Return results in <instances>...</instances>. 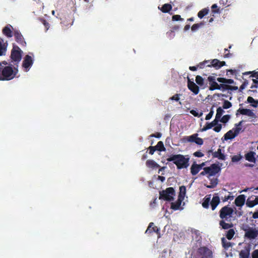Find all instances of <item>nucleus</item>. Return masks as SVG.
Instances as JSON below:
<instances>
[{"label":"nucleus","mask_w":258,"mask_h":258,"mask_svg":"<svg viewBox=\"0 0 258 258\" xmlns=\"http://www.w3.org/2000/svg\"><path fill=\"white\" fill-rule=\"evenodd\" d=\"M234 210L228 205L222 207L219 211V217L221 220L219 221V225L222 229L227 230L232 228L233 224L232 223H226V221H230Z\"/></svg>","instance_id":"nucleus-1"},{"label":"nucleus","mask_w":258,"mask_h":258,"mask_svg":"<svg viewBox=\"0 0 258 258\" xmlns=\"http://www.w3.org/2000/svg\"><path fill=\"white\" fill-rule=\"evenodd\" d=\"M18 73V70L12 65L4 66L0 63V81H10L13 79Z\"/></svg>","instance_id":"nucleus-2"},{"label":"nucleus","mask_w":258,"mask_h":258,"mask_svg":"<svg viewBox=\"0 0 258 258\" xmlns=\"http://www.w3.org/2000/svg\"><path fill=\"white\" fill-rule=\"evenodd\" d=\"M189 160L181 154H172L167 159L168 162L172 161L178 169L186 168L189 166Z\"/></svg>","instance_id":"nucleus-3"},{"label":"nucleus","mask_w":258,"mask_h":258,"mask_svg":"<svg viewBox=\"0 0 258 258\" xmlns=\"http://www.w3.org/2000/svg\"><path fill=\"white\" fill-rule=\"evenodd\" d=\"M175 195L174 189L172 187H167L165 190L159 192V199L166 201L171 202L174 200V196Z\"/></svg>","instance_id":"nucleus-4"},{"label":"nucleus","mask_w":258,"mask_h":258,"mask_svg":"<svg viewBox=\"0 0 258 258\" xmlns=\"http://www.w3.org/2000/svg\"><path fill=\"white\" fill-rule=\"evenodd\" d=\"M212 251L206 246H201L197 251L196 258H212Z\"/></svg>","instance_id":"nucleus-5"},{"label":"nucleus","mask_w":258,"mask_h":258,"mask_svg":"<svg viewBox=\"0 0 258 258\" xmlns=\"http://www.w3.org/2000/svg\"><path fill=\"white\" fill-rule=\"evenodd\" d=\"M23 51L19 46L13 45V48L11 51V58L13 61L19 62L22 58V54Z\"/></svg>","instance_id":"nucleus-6"},{"label":"nucleus","mask_w":258,"mask_h":258,"mask_svg":"<svg viewBox=\"0 0 258 258\" xmlns=\"http://www.w3.org/2000/svg\"><path fill=\"white\" fill-rule=\"evenodd\" d=\"M208 171V177L216 175L221 171L220 167L216 164H212L209 167H206Z\"/></svg>","instance_id":"nucleus-7"},{"label":"nucleus","mask_w":258,"mask_h":258,"mask_svg":"<svg viewBox=\"0 0 258 258\" xmlns=\"http://www.w3.org/2000/svg\"><path fill=\"white\" fill-rule=\"evenodd\" d=\"M244 237L250 239H255L258 235V231L255 229L249 228L247 229H245Z\"/></svg>","instance_id":"nucleus-8"},{"label":"nucleus","mask_w":258,"mask_h":258,"mask_svg":"<svg viewBox=\"0 0 258 258\" xmlns=\"http://www.w3.org/2000/svg\"><path fill=\"white\" fill-rule=\"evenodd\" d=\"M240 132V129L233 128L227 132L224 136L225 140H231L237 136Z\"/></svg>","instance_id":"nucleus-9"},{"label":"nucleus","mask_w":258,"mask_h":258,"mask_svg":"<svg viewBox=\"0 0 258 258\" xmlns=\"http://www.w3.org/2000/svg\"><path fill=\"white\" fill-rule=\"evenodd\" d=\"M13 35L15 37L16 41L18 43L22 46H26V42H25L23 35L19 31L17 30H14Z\"/></svg>","instance_id":"nucleus-10"},{"label":"nucleus","mask_w":258,"mask_h":258,"mask_svg":"<svg viewBox=\"0 0 258 258\" xmlns=\"http://www.w3.org/2000/svg\"><path fill=\"white\" fill-rule=\"evenodd\" d=\"M33 63V60L32 57L29 55H26L22 64V67L25 69V71L27 72Z\"/></svg>","instance_id":"nucleus-11"},{"label":"nucleus","mask_w":258,"mask_h":258,"mask_svg":"<svg viewBox=\"0 0 258 258\" xmlns=\"http://www.w3.org/2000/svg\"><path fill=\"white\" fill-rule=\"evenodd\" d=\"M207 80L209 82V90L211 91H213L215 90H217L219 88V85L216 82V79L214 76H210L208 77Z\"/></svg>","instance_id":"nucleus-12"},{"label":"nucleus","mask_w":258,"mask_h":258,"mask_svg":"<svg viewBox=\"0 0 258 258\" xmlns=\"http://www.w3.org/2000/svg\"><path fill=\"white\" fill-rule=\"evenodd\" d=\"M238 112H239L241 114L247 115L248 116L253 117L255 118L256 117L255 114L253 113L252 110L249 109H245V108H239L237 110V112L236 113V115L237 116L238 115Z\"/></svg>","instance_id":"nucleus-13"},{"label":"nucleus","mask_w":258,"mask_h":258,"mask_svg":"<svg viewBox=\"0 0 258 258\" xmlns=\"http://www.w3.org/2000/svg\"><path fill=\"white\" fill-rule=\"evenodd\" d=\"M225 65L226 62L224 61H220L218 59H214L211 61L210 64H207V67H212L218 70Z\"/></svg>","instance_id":"nucleus-14"},{"label":"nucleus","mask_w":258,"mask_h":258,"mask_svg":"<svg viewBox=\"0 0 258 258\" xmlns=\"http://www.w3.org/2000/svg\"><path fill=\"white\" fill-rule=\"evenodd\" d=\"M187 87L188 89L192 92L195 95L199 92V87L193 81H190L189 79L187 80Z\"/></svg>","instance_id":"nucleus-15"},{"label":"nucleus","mask_w":258,"mask_h":258,"mask_svg":"<svg viewBox=\"0 0 258 258\" xmlns=\"http://www.w3.org/2000/svg\"><path fill=\"white\" fill-rule=\"evenodd\" d=\"M153 232H155L157 234H160V229L158 228L157 226L154 225V223L153 222H151L149 223V226L146 230L145 233L146 234H151Z\"/></svg>","instance_id":"nucleus-16"},{"label":"nucleus","mask_w":258,"mask_h":258,"mask_svg":"<svg viewBox=\"0 0 258 258\" xmlns=\"http://www.w3.org/2000/svg\"><path fill=\"white\" fill-rule=\"evenodd\" d=\"M219 120L217 118H215L212 122H207L205 126L201 130L202 132L206 131L209 129L212 128L213 127L216 126L218 124Z\"/></svg>","instance_id":"nucleus-17"},{"label":"nucleus","mask_w":258,"mask_h":258,"mask_svg":"<svg viewBox=\"0 0 258 258\" xmlns=\"http://www.w3.org/2000/svg\"><path fill=\"white\" fill-rule=\"evenodd\" d=\"M11 29H13V27L10 25L8 24L7 26H6L2 30L3 33L4 35H5L7 37L10 38L13 36V32L11 30Z\"/></svg>","instance_id":"nucleus-18"},{"label":"nucleus","mask_w":258,"mask_h":258,"mask_svg":"<svg viewBox=\"0 0 258 258\" xmlns=\"http://www.w3.org/2000/svg\"><path fill=\"white\" fill-rule=\"evenodd\" d=\"M213 157L216 158L221 160H225L226 156L222 153V150L219 148L218 150L212 153Z\"/></svg>","instance_id":"nucleus-19"},{"label":"nucleus","mask_w":258,"mask_h":258,"mask_svg":"<svg viewBox=\"0 0 258 258\" xmlns=\"http://www.w3.org/2000/svg\"><path fill=\"white\" fill-rule=\"evenodd\" d=\"M146 165L148 168L152 169H157L160 168V165L157 164L154 160L149 159L147 160L146 162Z\"/></svg>","instance_id":"nucleus-20"},{"label":"nucleus","mask_w":258,"mask_h":258,"mask_svg":"<svg viewBox=\"0 0 258 258\" xmlns=\"http://www.w3.org/2000/svg\"><path fill=\"white\" fill-rule=\"evenodd\" d=\"M245 201V197L244 195H240L236 198L235 200V204L238 207L242 206Z\"/></svg>","instance_id":"nucleus-21"},{"label":"nucleus","mask_w":258,"mask_h":258,"mask_svg":"<svg viewBox=\"0 0 258 258\" xmlns=\"http://www.w3.org/2000/svg\"><path fill=\"white\" fill-rule=\"evenodd\" d=\"M220 198L218 196H214L211 201L210 202V205L212 210H215L217 206L220 203Z\"/></svg>","instance_id":"nucleus-22"},{"label":"nucleus","mask_w":258,"mask_h":258,"mask_svg":"<svg viewBox=\"0 0 258 258\" xmlns=\"http://www.w3.org/2000/svg\"><path fill=\"white\" fill-rule=\"evenodd\" d=\"M255 153L254 152L250 151L245 155V158L249 162L255 163L256 158H255Z\"/></svg>","instance_id":"nucleus-23"},{"label":"nucleus","mask_w":258,"mask_h":258,"mask_svg":"<svg viewBox=\"0 0 258 258\" xmlns=\"http://www.w3.org/2000/svg\"><path fill=\"white\" fill-rule=\"evenodd\" d=\"M182 200V198H178V199L176 202H172L171 203V208L174 210H178L180 207Z\"/></svg>","instance_id":"nucleus-24"},{"label":"nucleus","mask_w":258,"mask_h":258,"mask_svg":"<svg viewBox=\"0 0 258 258\" xmlns=\"http://www.w3.org/2000/svg\"><path fill=\"white\" fill-rule=\"evenodd\" d=\"M196 82L203 89H205L207 86V84H205L204 79L201 76L196 77Z\"/></svg>","instance_id":"nucleus-25"},{"label":"nucleus","mask_w":258,"mask_h":258,"mask_svg":"<svg viewBox=\"0 0 258 258\" xmlns=\"http://www.w3.org/2000/svg\"><path fill=\"white\" fill-rule=\"evenodd\" d=\"M197 164L194 163L190 167V172L192 175H196L201 170Z\"/></svg>","instance_id":"nucleus-26"},{"label":"nucleus","mask_w":258,"mask_h":258,"mask_svg":"<svg viewBox=\"0 0 258 258\" xmlns=\"http://www.w3.org/2000/svg\"><path fill=\"white\" fill-rule=\"evenodd\" d=\"M250 248L247 247L245 250H242L239 253L240 258H248L249 256Z\"/></svg>","instance_id":"nucleus-27"},{"label":"nucleus","mask_w":258,"mask_h":258,"mask_svg":"<svg viewBox=\"0 0 258 258\" xmlns=\"http://www.w3.org/2000/svg\"><path fill=\"white\" fill-rule=\"evenodd\" d=\"M172 6L169 4H165L162 6V7L159 9L164 13H168L172 9Z\"/></svg>","instance_id":"nucleus-28"},{"label":"nucleus","mask_w":258,"mask_h":258,"mask_svg":"<svg viewBox=\"0 0 258 258\" xmlns=\"http://www.w3.org/2000/svg\"><path fill=\"white\" fill-rule=\"evenodd\" d=\"M217 81L220 83L225 84H232L234 83L233 80L231 79H226L224 78H217Z\"/></svg>","instance_id":"nucleus-29"},{"label":"nucleus","mask_w":258,"mask_h":258,"mask_svg":"<svg viewBox=\"0 0 258 258\" xmlns=\"http://www.w3.org/2000/svg\"><path fill=\"white\" fill-rule=\"evenodd\" d=\"M228 231H227L226 237L228 240H231L233 237L235 232L233 229L232 228H229Z\"/></svg>","instance_id":"nucleus-30"},{"label":"nucleus","mask_w":258,"mask_h":258,"mask_svg":"<svg viewBox=\"0 0 258 258\" xmlns=\"http://www.w3.org/2000/svg\"><path fill=\"white\" fill-rule=\"evenodd\" d=\"M185 194H186L185 186H183V185L179 187V194L178 198H182V199L183 200V199L185 197Z\"/></svg>","instance_id":"nucleus-31"},{"label":"nucleus","mask_w":258,"mask_h":258,"mask_svg":"<svg viewBox=\"0 0 258 258\" xmlns=\"http://www.w3.org/2000/svg\"><path fill=\"white\" fill-rule=\"evenodd\" d=\"M209 10L208 8H205L199 12L198 16L199 18L202 19L207 14H208Z\"/></svg>","instance_id":"nucleus-32"},{"label":"nucleus","mask_w":258,"mask_h":258,"mask_svg":"<svg viewBox=\"0 0 258 258\" xmlns=\"http://www.w3.org/2000/svg\"><path fill=\"white\" fill-rule=\"evenodd\" d=\"M155 147L156 150L159 151H165L166 150L163 143L162 141L158 142L157 145L155 146Z\"/></svg>","instance_id":"nucleus-33"},{"label":"nucleus","mask_w":258,"mask_h":258,"mask_svg":"<svg viewBox=\"0 0 258 258\" xmlns=\"http://www.w3.org/2000/svg\"><path fill=\"white\" fill-rule=\"evenodd\" d=\"M224 112V111L223 110V108H222L221 107H219L217 109V113L215 118L219 120Z\"/></svg>","instance_id":"nucleus-34"},{"label":"nucleus","mask_w":258,"mask_h":258,"mask_svg":"<svg viewBox=\"0 0 258 258\" xmlns=\"http://www.w3.org/2000/svg\"><path fill=\"white\" fill-rule=\"evenodd\" d=\"M210 197H206L204 199V201L202 203V206L206 209H208L209 207V204L210 203Z\"/></svg>","instance_id":"nucleus-35"},{"label":"nucleus","mask_w":258,"mask_h":258,"mask_svg":"<svg viewBox=\"0 0 258 258\" xmlns=\"http://www.w3.org/2000/svg\"><path fill=\"white\" fill-rule=\"evenodd\" d=\"M247 101L249 103H253L251 105L256 107L258 104V100H254L252 97L249 96L247 98Z\"/></svg>","instance_id":"nucleus-36"},{"label":"nucleus","mask_w":258,"mask_h":258,"mask_svg":"<svg viewBox=\"0 0 258 258\" xmlns=\"http://www.w3.org/2000/svg\"><path fill=\"white\" fill-rule=\"evenodd\" d=\"M221 241L223 247H224L225 248H228L229 247L231 246V242L227 241L224 237L221 238Z\"/></svg>","instance_id":"nucleus-37"},{"label":"nucleus","mask_w":258,"mask_h":258,"mask_svg":"<svg viewBox=\"0 0 258 258\" xmlns=\"http://www.w3.org/2000/svg\"><path fill=\"white\" fill-rule=\"evenodd\" d=\"M218 184V180L217 178L211 180V185H206V187L209 188H214Z\"/></svg>","instance_id":"nucleus-38"},{"label":"nucleus","mask_w":258,"mask_h":258,"mask_svg":"<svg viewBox=\"0 0 258 258\" xmlns=\"http://www.w3.org/2000/svg\"><path fill=\"white\" fill-rule=\"evenodd\" d=\"M231 116L229 114H227V115H225L224 116H223L220 119H219V121L223 123H227L229 120L230 119Z\"/></svg>","instance_id":"nucleus-39"},{"label":"nucleus","mask_w":258,"mask_h":258,"mask_svg":"<svg viewBox=\"0 0 258 258\" xmlns=\"http://www.w3.org/2000/svg\"><path fill=\"white\" fill-rule=\"evenodd\" d=\"M246 205L249 208H252L255 206L253 200H251V198H248L246 201Z\"/></svg>","instance_id":"nucleus-40"},{"label":"nucleus","mask_w":258,"mask_h":258,"mask_svg":"<svg viewBox=\"0 0 258 258\" xmlns=\"http://www.w3.org/2000/svg\"><path fill=\"white\" fill-rule=\"evenodd\" d=\"M232 106V103L228 100H225L223 104V109H228Z\"/></svg>","instance_id":"nucleus-41"},{"label":"nucleus","mask_w":258,"mask_h":258,"mask_svg":"<svg viewBox=\"0 0 258 258\" xmlns=\"http://www.w3.org/2000/svg\"><path fill=\"white\" fill-rule=\"evenodd\" d=\"M230 85L227 84H220L219 85V88L217 90L222 89L223 90H229Z\"/></svg>","instance_id":"nucleus-42"},{"label":"nucleus","mask_w":258,"mask_h":258,"mask_svg":"<svg viewBox=\"0 0 258 258\" xmlns=\"http://www.w3.org/2000/svg\"><path fill=\"white\" fill-rule=\"evenodd\" d=\"M203 25V23H202L195 24L191 26V30L192 31H195L197 30H198L201 26H202Z\"/></svg>","instance_id":"nucleus-43"},{"label":"nucleus","mask_w":258,"mask_h":258,"mask_svg":"<svg viewBox=\"0 0 258 258\" xmlns=\"http://www.w3.org/2000/svg\"><path fill=\"white\" fill-rule=\"evenodd\" d=\"M6 51V48L3 45L2 42L0 41V56L5 55Z\"/></svg>","instance_id":"nucleus-44"},{"label":"nucleus","mask_w":258,"mask_h":258,"mask_svg":"<svg viewBox=\"0 0 258 258\" xmlns=\"http://www.w3.org/2000/svg\"><path fill=\"white\" fill-rule=\"evenodd\" d=\"M212 11L213 13H219L220 11L218 9V6L216 4H214L211 7Z\"/></svg>","instance_id":"nucleus-45"},{"label":"nucleus","mask_w":258,"mask_h":258,"mask_svg":"<svg viewBox=\"0 0 258 258\" xmlns=\"http://www.w3.org/2000/svg\"><path fill=\"white\" fill-rule=\"evenodd\" d=\"M248 81L246 80H245L243 83L242 84V85L240 86L239 91L240 92H241L248 85Z\"/></svg>","instance_id":"nucleus-46"},{"label":"nucleus","mask_w":258,"mask_h":258,"mask_svg":"<svg viewBox=\"0 0 258 258\" xmlns=\"http://www.w3.org/2000/svg\"><path fill=\"white\" fill-rule=\"evenodd\" d=\"M198 136L197 134H193L191 136H188V138H189L188 141L189 142H195L196 140L197 137Z\"/></svg>","instance_id":"nucleus-47"},{"label":"nucleus","mask_w":258,"mask_h":258,"mask_svg":"<svg viewBox=\"0 0 258 258\" xmlns=\"http://www.w3.org/2000/svg\"><path fill=\"white\" fill-rule=\"evenodd\" d=\"M40 21L45 26V30H48L49 28V24L45 20L43 19H41Z\"/></svg>","instance_id":"nucleus-48"},{"label":"nucleus","mask_w":258,"mask_h":258,"mask_svg":"<svg viewBox=\"0 0 258 258\" xmlns=\"http://www.w3.org/2000/svg\"><path fill=\"white\" fill-rule=\"evenodd\" d=\"M213 130L217 133H219L220 132L221 128H222V124H219L218 123V124H217L216 126H214Z\"/></svg>","instance_id":"nucleus-49"},{"label":"nucleus","mask_w":258,"mask_h":258,"mask_svg":"<svg viewBox=\"0 0 258 258\" xmlns=\"http://www.w3.org/2000/svg\"><path fill=\"white\" fill-rule=\"evenodd\" d=\"M181 95L180 94H176L171 97L170 98V99L171 100H175L176 101H178L180 99L179 96Z\"/></svg>","instance_id":"nucleus-50"},{"label":"nucleus","mask_w":258,"mask_h":258,"mask_svg":"<svg viewBox=\"0 0 258 258\" xmlns=\"http://www.w3.org/2000/svg\"><path fill=\"white\" fill-rule=\"evenodd\" d=\"M241 158V156L240 155H234L232 157V161L234 162H238L239 161Z\"/></svg>","instance_id":"nucleus-51"},{"label":"nucleus","mask_w":258,"mask_h":258,"mask_svg":"<svg viewBox=\"0 0 258 258\" xmlns=\"http://www.w3.org/2000/svg\"><path fill=\"white\" fill-rule=\"evenodd\" d=\"M179 28V26H174L171 28V30H170V31H168L167 32V34H172L173 33H174L175 31L178 30Z\"/></svg>","instance_id":"nucleus-52"},{"label":"nucleus","mask_w":258,"mask_h":258,"mask_svg":"<svg viewBox=\"0 0 258 258\" xmlns=\"http://www.w3.org/2000/svg\"><path fill=\"white\" fill-rule=\"evenodd\" d=\"M230 73V75H235L237 73V70H232V69H227L226 70V75L229 76V74Z\"/></svg>","instance_id":"nucleus-53"},{"label":"nucleus","mask_w":258,"mask_h":258,"mask_svg":"<svg viewBox=\"0 0 258 258\" xmlns=\"http://www.w3.org/2000/svg\"><path fill=\"white\" fill-rule=\"evenodd\" d=\"M196 144L199 145H202L203 144V140L202 138L198 137V136L196 138V140L195 142Z\"/></svg>","instance_id":"nucleus-54"},{"label":"nucleus","mask_w":258,"mask_h":258,"mask_svg":"<svg viewBox=\"0 0 258 258\" xmlns=\"http://www.w3.org/2000/svg\"><path fill=\"white\" fill-rule=\"evenodd\" d=\"M173 21H179V20H182L183 19L181 18L180 16L179 15H173L172 17Z\"/></svg>","instance_id":"nucleus-55"},{"label":"nucleus","mask_w":258,"mask_h":258,"mask_svg":"<svg viewBox=\"0 0 258 258\" xmlns=\"http://www.w3.org/2000/svg\"><path fill=\"white\" fill-rule=\"evenodd\" d=\"M194 156L197 157H202L204 154L201 151H197L194 153Z\"/></svg>","instance_id":"nucleus-56"},{"label":"nucleus","mask_w":258,"mask_h":258,"mask_svg":"<svg viewBox=\"0 0 258 258\" xmlns=\"http://www.w3.org/2000/svg\"><path fill=\"white\" fill-rule=\"evenodd\" d=\"M149 154L153 155L156 150L155 146H150L149 148Z\"/></svg>","instance_id":"nucleus-57"},{"label":"nucleus","mask_w":258,"mask_h":258,"mask_svg":"<svg viewBox=\"0 0 258 258\" xmlns=\"http://www.w3.org/2000/svg\"><path fill=\"white\" fill-rule=\"evenodd\" d=\"M214 113V111L213 110H211L210 112L206 116L205 119L208 120L210 119Z\"/></svg>","instance_id":"nucleus-58"},{"label":"nucleus","mask_w":258,"mask_h":258,"mask_svg":"<svg viewBox=\"0 0 258 258\" xmlns=\"http://www.w3.org/2000/svg\"><path fill=\"white\" fill-rule=\"evenodd\" d=\"M252 258H258V249L254 250L251 253Z\"/></svg>","instance_id":"nucleus-59"},{"label":"nucleus","mask_w":258,"mask_h":258,"mask_svg":"<svg viewBox=\"0 0 258 258\" xmlns=\"http://www.w3.org/2000/svg\"><path fill=\"white\" fill-rule=\"evenodd\" d=\"M209 61L208 60H206V61H203V62H200L198 66V68H200V69H203L205 65L206 64H207V63H208Z\"/></svg>","instance_id":"nucleus-60"},{"label":"nucleus","mask_w":258,"mask_h":258,"mask_svg":"<svg viewBox=\"0 0 258 258\" xmlns=\"http://www.w3.org/2000/svg\"><path fill=\"white\" fill-rule=\"evenodd\" d=\"M161 136H162V134L160 133H156L155 134H153L151 135L150 137H155L156 138H161Z\"/></svg>","instance_id":"nucleus-61"},{"label":"nucleus","mask_w":258,"mask_h":258,"mask_svg":"<svg viewBox=\"0 0 258 258\" xmlns=\"http://www.w3.org/2000/svg\"><path fill=\"white\" fill-rule=\"evenodd\" d=\"M243 120H241L240 121H239L238 123H236L235 124V128H238L239 129H240V131L241 130L242 128L241 127L242 124V123H243Z\"/></svg>","instance_id":"nucleus-62"},{"label":"nucleus","mask_w":258,"mask_h":258,"mask_svg":"<svg viewBox=\"0 0 258 258\" xmlns=\"http://www.w3.org/2000/svg\"><path fill=\"white\" fill-rule=\"evenodd\" d=\"M233 197H231L230 196L228 195L227 196H225L224 198H222V201L223 202L227 201L229 199H232Z\"/></svg>","instance_id":"nucleus-63"},{"label":"nucleus","mask_w":258,"mask_h":258,"mask_svg":"<svg viewBox=\"0 0 258 258\" xmlns=\"http://www.w3.org/2000/svg\"><path fill=\"white\" fill-rule=\"evenodd\" d=\"M250 77H254L256 79H258V72H257L253 71L252 72V75H251Z\"/></svg>","instance_id":"nucleus-64"}]
</instances>
